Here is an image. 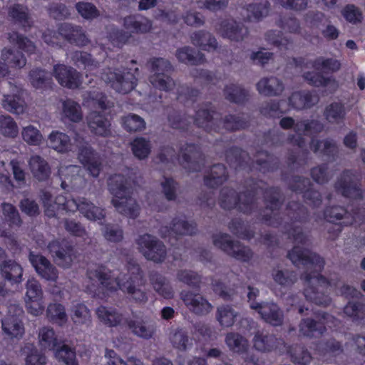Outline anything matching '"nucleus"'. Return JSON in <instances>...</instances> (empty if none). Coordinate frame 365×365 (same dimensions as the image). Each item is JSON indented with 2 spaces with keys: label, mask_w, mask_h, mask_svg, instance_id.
Returning <instances> with one entry per match:
<instances>
[{
  "label": "nucleus",
  "mask_w": 365,
  "mask_h": 365,
  "mask_svg": "<svg viewBox=\"0 0 365 365\" xmlns=\"http://www.w3.org/2000/svg\"><path fill=\"white\" fill-rule=\"evenodd\" d=\"M130 275L125 274L114 277L112 272L105 266H98L87 271L90 281L95 283L103 290L113 291L118 288L128 294L130 298L139 288L144 287L145 282L140 266L135 262L129 263L128 267Z\"/></svg>",
  "instance_id": "1"
},
{
  "label": "nucleus",
  "mask_w": 365,
  "mask_h": 365,
  "mask_svg": "<svg viewBox=\"0 0 365 365\" xmlns=\"http://www.w3.org/2000/svg\"><path fill=\"white\" fill-rule=\"evenodd\" d=\"M279 125L285 130L293 128L295 134L289 135L287 141L300 148L306 145L305 135L319 133L324 128L318 120L301 119L295 121L292 117L282 118Z\"/></svg>",
  "instance_id": "2"
},
{
  "label": "nucleus",
  "mask_w": 365,
  "mask_h": 365,
  "mask_svg": "<svg viewBox=\"0 0 365 365\" xmlns=\"http://www.w3.org/2000/svg\"><path fill=\"white\" fill-rule=\"evenodd\" d=\"M151 74L148 78L150 85L155 89L164 92H172L175 90L177 82L170 73L173 71L171 63L163 58H153L149 61Z\"/></svg>",
  "instance_id": "3"
},
{
  "label": "nucleus",
  "mask_w": 365,
  "mask_h": 365,
  "mask_svg": "<svg viewBox=\"0 0 365 365\" xmlns=\"http://www.w3.org/2000/svg\"><path fill=\"white\" fill-rule=\"evenodd\" d=\"M255 193H258L257 190L253 189L239 195L234 189L224 187L220 192L219 204L224 210L237 207L244 213H250L257 207Z\"/></svg>",
  "instance_id": "4"
},
{
  "label": "nucleus",
  "mask_w": 365,
  "mask_h": 365,
  "mask_svg": "<svg viewBox=\"0 0 365 365\" xmlns=\"http://www.w3.org/2000/svg\"><path fill=\"white\" fill-rule=\"evenodd\" d=\"M302 277L307 282L304 291L307 300L322 306H327L331 303V298L327 294L330 284L326 278L316 272H305Z\"/></svg>",
  "instance_id": "5"
},
{
  "label": "nucleus",
  "mask_w": 365,
  "mask_h": 365,
  "mask_svg": "<svg viewBox=\"0 0 365 365\" xmlns=\"http://www.w3.org/2000/svg\"><path fill=\"white\" fill-rule=\"evenodd\" d=\"M138 250L148 260L160 264L165 261L168 250L165 244L150 234L139 235L135 240Z\"/></svg>",
  "instance_id": "6"
},
{
  "label": "nucleus",
  "mask_w": 365,
  "mask_h": 365,
  "mask_svg": "<svg viewBox=\"0 0 365 365\" xmlns=\"http://www.w3.org/2000/svg\"><path fill=\"white\" fill-rule=\"evenodd\" d=\"M138 72V68L134 69V73L127 71L123 73L118 69L106 68L101 73V78L117 92L125 94L131 91L136 86L135 73Z\"/></svg>",
  "instance_id": "7"
},
{
  "label": "nucleus",
  "mask_w": 365,
  "mask_h": 365,
  "mask_svg": "<svg viewBox=\"0 0 365 365\" xmlns=\"http://www.w3.org/2000/svg\"><path fill=\"white\" fill-rule=\"evenodd\" d=\"M24 311L16 304L8 307V312L1 321L2 330L9 338L20 339L24 334V327L22 322Z\"/></svg>",
  "instance_id": "8"
},
{
  "label": "nucleus",
  "mask_w": 365,
  "mask_h": 365,
  "mask_svg": "<svg viewBox=\"0 0 365 365\" xmlns=\"http://www.w3.org/2000/svg\"><path fill=\"white\" fill-rule=\"evenodd\" d=\"M334 187L337 192L346 197L358 199L363 196L359 178L356 173L350 170H346L340 174Z\"/></svg>",
  "instance_id": "9"
},
{
  "label": "nucleus",
  "mask_w": 365,
  "mask_h": 365,
  "mask_svg": "<svg viewBox=\"0 0 365 365\" xmlns=\"http://www.w3.org/2000/svg\"><path fill=\"white\" fill-rule=\"evenodd\" d=\"M287 257L295 266L313 267L316 272L321 271L324 265V261L319 255L299 245H295L288 252Z\"/></svg>",
  "instance_id": "10"
},
{
  "label": "nucleus",
  "mask_w": 365,
  "mask_h": 365,
  "mask_svg": "<svg viewBox=\"0 0 365 365\" xmlns=\"http://www.w3.org/2000/svg\"><path fill=\"white\" fill-rule=\"evenodd\" d=\"M180 298L189 311L195 315L202 317L211 313L214 307L202 294L190 290L181 292Z\"/></svg>",
  "instance_id": "11"
},
{
  "label": "nucleus",
  "mask_w": 365,
  "mask_h": 365,
  "mask_svg": "<svg viewBox=\"0 0 365 365\" xmlns=\"http://www.w3.org/2000/svg\"><path fill=\"white\" fill-rule=\"evenodd\" d=\"M196 232L195 224L187 221L185 217L182 215L173 217L169 225H163L159 229V234L163 238L169 236L192 235Z\"/></svg>",
  "instance_id": "12"
},
{
  "label": "nucleus",
  "mask_w": 365,
  "mask_h": 365,
  "mask_svg": "<svg viewBox=\"0 0 365 365\" xmlns=\"http://www.w3.org/2000/svg\"><path fill=\"white\" fill-rule=\"evenodd\" d=\"M215 31L222 38L232 41L240 42L245 39L249 34L248 29L241 22L232 19H223L215 26Z\"/></svg>",
  "instance_id": "13"
},
{
  "label": "nucleus",
  "mask_w": 365,
  "mask_h": 365,
  "mask_svg": "<svg viewBox=\"0 0 365 365\" xmlns=\"http://www.w3.org/2000/svg\"><path fill=\"white\" fill-rule=\"evenodd\" d=\"M48 249L56 263L64 268L70 267L76 257L73 247L64 240L52 241L48 244Z\"/></svg>",
  "instance_id": "14"
},
{
  "label": "nucleus",
  "mask_w": 365,
  "mask_h": 365,
  "mask_svg": "<svg viewBox=\"0 0 365 365\" xmlns=\"http://www.w3.org/2000/svg\"><path fill=\"white\" fill-rule=\"evenodd\" d=\"M252 309L257 312L262 320L272 326L279 327L284 323V312L279 305L273 302H252Z\"/></svg>",
  "instance_id": "15"
},
{
  "label": "nucleus",
  "mask_w": 365,
  "mask_h": 365,
  "mask_svg": "<svg viewBox=\"0 0 365 365\" xmlns=\"http://www.w3.org/2000/svg\"><path fill=\"white\" fill-rule=\"evenodd\" d=\"M334 319V317L327 313H323L318 321L311 318L303 319L299 324V332L308 338L321 336L327 330L326 325L329 326Z\"/></svg>",
  "instance_id": "16"
},
{
  "label": "nucleus",
  "mask_w": 365,
  "mask_h": 365,
  "mask_svg": "<svg viewBox=\"0 0 365 365\" xmlns=\"http://www.w3.org/2000/svg\"><path fill=\"white\" fill-rule=\"evenodd\" d=\"M264 195L266 208L262 214V220L270 225L277 226L279 222L276 216L283 200L277 188L267 189Z\"/></svg>",
  "instance_id": "17"
},
{
  "label": "nucleus",
  "mask_w": 365,
  "mask_h": 365,
  "mask_svg": "<svg viewBox=\"0 0 365 365\" xmlns=\"http://www.w3.org/2000/svg\"><path fill=\"white\" fill-rule=\"evenodd\" d=\"M181 164L190 172L200 171L204 165V158L199 148L194 144H185L180 148Z\"/></svg>",
  "instance_id": "18"
},
{
  "label": "nucleus",
  "mask_w": 365,
  "mask_h": 365,
  "mask_svg": "<svg viewBox=\"0 0 365 365\" xmlns=\"http://www.w3.org/2000/svg\"><path fill=\"white\" fill-rule=\"evenodd\" d=\"M311 182L308 178L295 176L289 182V188L296 192H304V197L307 204L313 207H317L322 204V196L320 193L314 190L309 189Z\"/></svg>",
  "instance_id": "19"
},
{
  "label": "nucleus",
  "mask_w": 365,
  "mask_h": 365,
  "mask_svg": "<svg viewBox=\"0 0 365 365\" xmlns=\"http://www.w3.org/2000/svg\"><path fill=\"white\" fill-rule=\"evenodd\" d=\"M253 346L263 353L282 351L285 347V343L282 339L277 338L274 334L258 331L253 338Z\"/></svg>",
  "instance_id": "20"
},
{
  "label": "nucleus",
  "mask_w": 365,
  "mask_h": 365,
  "mask_svg": "<svg viewBox=\"0 0 365 365\" xmlns=\"http://www.w3.org/2000/svg\"><path fill=\"white\" fill-rule=\"evenodd\" d=\"M195 123L206 131H216L220 129L221 115L213 107L205 106L196 112Z\"/></svg>",
  "instance_id": "21"
},
{
  "label": "nucleus",
  "mask_w": 365,
  "mask_h": 365,
  "mask_svg": "<svg viewBox=\"0 0 365 365\" xmlns=\"http://www.w3.org/2000/svg\"><path fill=\"white\" fill-rule=\"evenodd\" d=\"M131 194L130 192L119 197H113L111 204L119 214L130 219H135L140 215V206Z\"/></svg>",
  "instance_id": "22"
},
{
  "label": "nucleus",
  "mask_w": 365,
  "mask_h": 365,
  "mask_svg": "<svg viewBox=\"0 0 365 365\" xmlns=\"http://www.w3.org/2000/svg\"><path fill=\"white\" fill-rule=\"evenodd\" d=\"M52 74L60 85L68 88H77L81 84L79 73L65 64L55 65Z\"/></svg>",
  "instance_id": "23"
},
{
  "label": "nucleus",
  "mask_w": 365,
  "mask_h": 365,
  "mask_svg": "<svg viewBox=\"0 0 365 365\" xmlns=\"http://www.w3.org/2000/svg\"><path fill=\"white\" fill-rule=\"evenodd\" d=\"M10 92L4 93L1 99L2 107L9 113L16 115L23 114L26 109V104L20 97V89L11 82L8 83Z\"/></svg>",
  "instance_id": "24"
},
{
  "label": "nucleus",
  "mask_w": 365,
  "mask_h": 365,
  "mask_svg": "<svg viewBox=\"0 0 365 365\" xmlns=\"http://www.w3.org/2000/svg\"><path fill=\"white\" fill-rule=\"evenodd\" d=\"M29 258L36 272L41 278L48 281H56L58 277V269L45 257L31 252Z\"/></svg>",
  "instance_id": "25"
},
{
  "label": "nucleus",
  "mask_w": 365,
  "mask_h": 365,
  "mask_svg": "<svg viewBox=\"0 0 365 365\" xmlns=\"http://www.w3.org/2000/svg\"><path fill=\"white\" fill-rule=\"evenodd\" d=\"M59 34L68 42L78 46H85L90 43L81 26L63 23L58 27Z\"/></svg>",
  "instance_id": "26"
},
{
  "label": "nucleus",
  "mask_w": 365,
  "mask_h": 365,
  "mask_svg": "<svg viewBox=\"0 0 365 365\" xmlns=\"http://www.w3.org/2000/svg\"><path fill=\"white\" fill-rule=\"evenodd\" d=\"M86 123L91 132L96 135L108 137L111 135L110 121L99 112L89 113L86 116Z\"/></svg>",
  "instance_id": "27"
},
{
  "label": "nucleus",
  "mask_w": 365,
  "mask_h": 365,
  "mask_svg": "<svg viewBox=\"0 0 365 365\" xmlns=\"http://www.w3.org/2000/svg\"><path fill=\"white\" fill-rule=\"evenodd\" d=\"M309 148L313 153L325 155L332 160H336L339 153L336 141L331 138L323 140L312 138Z\"/></svg>",
  "instance_id": "28"
},
{
  "label": "nucleus",
  "mask_w": 365,
  "mask_h": 365,
  "mask_svg": "<svg viewBox=\"0 0 365 365\" xmlns=\"http://www.w3.org/2000/svg\"><path fill=\"white\" fill-rule=\"evenodd\" d=\"M256 87L259 93L264 96H279L284 90L282 81L273 76L261 78Z\"/></svg>",
  "instance_id": "29"
},
{
  "label": "nucleus",
  "mask_w": 365,
  "mask_h": 365,
  "mask_svg": "<svg viewBox=\"0 0 365 365\" xmlns=\"http://www.w3.org/2000/svg\"><path fill=\"white\" fill-rule=\"evenodd\" d=\"M150 283L153 290L165 299L174 297L175 292L169 280L158 272L153 271L149 274Z\"/></svg>",
  "instance_id": "30"
},
{
  "label": "nucleus",
  "mask_w": 365,
  "mask_h": 365,
  "mask_svg": "<svg viewBox=\"0 0 365 365\" xmlns=\"http://www.w3.org/2000/svg\"><path fill=\"white\" fill-rule=\"evenodd\" d=\"M9 16L25 31L31 28L34 24L29 9L23 4H15L9 8Z\"/></svg>",
  "instance_id": "31"
},
{
  "label": "nucleus",
  "mask_w": 365,
  "mask_h": 365,
  "mask_svg": "<svg viewBox=\"0 0 365 365\" xmlns=\"http://www.w3.org/2000/svg\"><path fill=\"white\" fill-rule=\"evenodd\" d=\"M246 14L245 19L247 21L258 22L268 16L270 9V3L268 0H257L244 7Z\"/></svg>",
  "instance_id": "32"
},
{
  "label": "nucleus",
  "mask_w": 365,
  "mask_h": 365,
  "mask_svg": "<svg viewBox=\"0 0 365 365\" xmlns=\"http://www.w3.org/2000/svg\"><path fill=\"white\" fill-rule=\"evenodd\" d=\"M323 116L329 124L339 125L344 123L346 116L344 103L334 101L328 104L324 108Z\"/></svg>",
  "instance_id": "33"
},
{
  "label": "nucleus",
  "mask_w": 365,
  "mask_h": 365,
  "mask_svg": "<svg viewBox=\"0 0 365 365\" xmlns=\"http://www.w3.org/2000/svg\"><path fill=\"white\" fill-rule=\"evenodd\" d=\"M192 43L205 51H215L218 47L216 38L209 31L199 30L190 35Z\"/></svg>",
  "instance_id": "34"
},
{
  "label": "nucleus",
  "mask_w": 365,
  "mask_h": 365,
  "mask_svg": "<svg viewBox=\"0 0 365 365\" xmlns=\"http://www.w3.org/2000/svg\"><path fill=\"white\" fill-rule=\"evenodd\" d=\"M319 101L318 95L309 91L294 92L289 98L290 105L297 110L310 108L317 104Z\"/></svg>",
  "instance_id": "35"
},
{
  "label": "nucleus",
  "mask_w": 365,
  "mask_h": 365,
  "mask_svg": "<svg viewBox=\"0 0 365 365\" xmlns=\"http://www.w3.org/2000/svg\"><path fill=\"white\" fill-rule=\"evenodd\" d=\"M228 173L223 164L212 165L204 177V183L212 188L217 187L227 181Z\"/></svg>",
  "instance_id": "36"
},
{
  "label": "nucleus",
  "mask_w": 365,
  "mask_h": 365,
  "mask_svg": "<svg viewBox=\"0 0 365 365\" xmlns=\"http://www.w3.org/2000/svg\"><path fill=\"white\" fill-rule=\"evenodd\" d=\"M2 277L11 284H20L22 282L23 268L13 260L3 262L0 265Z\"/></svg>",
  "instance_id": "37"
},
{
  "label": "nucleus",
  "mask_w": 365,
  "mask_h": 365,
  "mask_svg": "<svg viewBox=\"0 0 365 365\" xmlns=\"http://www.w3.org/2000/svg\"><path fill=\"white\" fill-rule=\"evenodd\" d=\"M47 145L58 153H66L71 150L70 137L58 130L52 131L48 136Z\"/></svg>",
  "instance_id": "38"
},
{
  "label": "nucleus",
  "mask_w": 365,
  "mask_h": 365,
  "mask_svg": "<svg viewBox=\"0 0 365 365\" xmlns=\"http://www.w3.org/2000/svg\"><path fill=\"white\" fill-rule=\"evenodd\" d=\"M128 328L136 336L143 339H150L155 332V323L145 320H126Z\"/></svg>",
  "instance_id": "39"
},
{
  "label": "nucleus",
  "mask_w": 365,
  "mask_h": 365,
  "mask_svg": "<svg viewBox=\"0 0 365 365\" xmlns=\"http://www.w3.org/2000/svg\"><path fill=\"white\" fill-rule=\"evenodd\" d=\"M29 168L34 177L38 181L46 180L51 174L48 163L39 155H33L29 161Z\"/></svg>",
  "instance_id": "40"
},
{
  "label": "nucleus",
  "mask_w": 365,
  "mask_h": 365,
  "mask_svg": "<svg viewBox=\"0 0 365 365\" xmlns=\"http://www.w3.org/2000/svg\"><path fill=\"white\" fill-rule=\"evenodd\" d=\"M175 57L179 62L197 65L205 62V57L201 52H196L194 48L190 46H182L175 51Z\"/></svg>",
  "instance_id": "41"
},
{
  "label": "nucleus",
  "mask_w": 365,
  "mask_h": 365,
  "mask_svg": "<svg viewBox=\"0 0 365 365\" xmlns=\"http://www.w3.org/2000/svg\"><path fill=\"white\" fill-rule=\"evenodd\" d=\"M96 313L98 319L108 327H115L124 319L122 314L113 307L101 306L96 309Z\"/></svg>",
  "instance_id": "42"
},
{
  "label": "nucleus",
  "mask_w": 365,
  "mask_h": 365,
  "mask_svg": "<svg viewBox=\"0 0 365 365\" xmlns=\"http://www.w3.org/2000/svg\"><path fill=\"white\" fill-rule=\"evenodd\" d=\"M274 282L284 288H291L297 281V273L287 269L274 268L272 271Z\"/></svg>",
  "instance_id": "43"
},
{
  "label": "nucleus",
  "mask_w": 365,
  "mask_h": 365,
  "mask_svg": "<svg viewBox=\"0 0 365 365\" xmlns=\"http://www.w3.org/2000/svg\"><path fill=\"white\" fill-rule=\"evenodd\" d=\"M1 60L6 62L9 68H21L26 64V58L19 51L11 48H4L1 51Z\"/></svg>",
  "instance_id": "44"
},
{
  "label": "nucleus",
  "mask_w": 365,
  "mask_h": 365,
  "mask_svg": "<svg viewBox=\"0 0 365 365\" xmlns=\"http://www.w3.org/2000/svg\"><path fill=\"white\" fill-rule=\"evenodd\" d=\"M124 27L132 33L144 34L149 32L152 28V23L145 18H138L128 16L123 19Z\"/></svg>",
  "instance_id": "45"
},
{
  "label": "nucleus",
  "mask_w": 365,
  "mask_h": 365,
  "mask_svg": "<svg viewBox=\"0 0 365 365\" xmlns=\"http://www.w3.org/2000/svg\"><path fill=\"white\" fill-rule=\"evenodd\" d=\"M78 210L88 220L97 221L105 217V210L93 205L85 197L80 198Z\"/></svg>",
  "instance_id": "46"
},
{
  "label": "nucleus",
  "mask_w": 365,
  "mask_h": 365,
  "mask_svg": "<svg viewBox=\"0 0 365 365\" xmlns=\"http://www.w3.org/2000/svg\"><path fill=\"white\" fill-rule=\"evenodd\" d=\"M38 344L44 349L54 350L59 346L61 341L58 339L53 328L43 327L38 331Z\"/></svg>",
  "instance_id": "47"
},
{
  "label": "nucleus",
  "mask_w": 365,
  "mask_h": 365,
  "mask_svg": "<svg viewBox=\"0 0 365 365\" xmlns=\"http://www.w3.org/2000/svg\"><path fill=\"white\" fill-rule=\"evenodd\" d=\"M324 218L329 222L344 220L343 223L345 225H351L353 222H356L355 217H350L347 211L341 206H332L327 207L324 213Z\"/></svg>",
  "instance_id": "48"
},
{
  "label": "nucleus",
  "mask_w": 365,
  "mask_h": 365,
  "mask_svg": "<svg viewBox=\"0 0 365 365\" xmlns=\"http://www.w3.org/2000/svg\"><path fill=\"white\" fill-rule=\"evenodd\" d=\"M133 155L138 160L147 159L151 153L152 144L145 137H137L130 143Z\"/></svg>",
  "instance_id": "49"
},
{
  "label": "nucleus",
  "mask_w": 365,
  "mask_h": 365,
  "mask_svg": "<svg viewBox=\"0 0 365 365\" xmlns=\"http://www.w3.org/2000/svg\"><path fill=\"white\" fill-rule=\"evenodd\" d=\"M108 187L113 197H117L131 192L130 189L128 187L127 179L120 174H115L110 176L108 180Z\"/></svg>",
  "instance_id": "50"
},
{
  "label": "nucleus",
  "mask_w": 365,
  "mask_h": 365,
  "mask_svg": "<svg viewBox=\"0 0 365 365\" xmlns=\"http://www.w3.org/2000/svg\"><path fill=\"white\" fill-rule=\"evenodd\" d=\"M237 316L238 312L230 305L222 304L217 307L216 319L222 327H232Z\"/></svg>",
  "instance_id": "51"
},
{
  "label": "nucleus",
  "mask_w": 365,
  "mask_h": 365,
  "mask_svg": "<svg viewBox=\"0 0 365 365\" xmlns=\"http://www.w3.org/2000/svg\"><path fill=\"white\" fill-rule=\"evenodd\" d=\"M224 95L231 102L243 103L248 100L249 92L240 86L230 84L225 88Z\"/></svg>",
  "instance_id": "52"
},
{
  "label": "nucleus",
  "mask_w": 365,
  "mask_h": 365,
  "mask_svg": "<svg viewBox=\"0 0 365 365\" xmlns=\"http://www.w3.org/2000/svg\"><path fill=\"white\" fill-rule=\"evenodd\" d=\"M267 42L280 50H287L292 45V41L287 37L282 36L281 31L277 30L267 31L264 34Z\"/></svg>",
  "instance_id": "53"
},
{
  "label": "nucleus",
  "mask_w": 365,
  "mask_h": 365,
  "mask_svg": "<svg viewBox=\"0 0 365 365\" xmlns=\"http://www.w3.org/2000/svg\"><path fill=\"white\" fill-rule=\"evenodd\" d=\"M71 317L76 325H89L91 322V316L87 307L81 303L73 306Z\"/></svg>",
  "instance_id": "54"
},
{
  "label": "nucleus",
  "mask_w": 365,
  "mask_h": 365,
  "mask_svg": "<svg viewBox=\"0 0 365 365\" xmlns=\"http://www.w3.org/2000/svg\"><path fill=\"white\" fill-rule=\"evenodd\" d=\"M225 343L231 351L237 353L245 352L249 346L248 341L242 335L235 332L227 334Z\"/></svg>",
  "instance_id": "55"
},
{
  "label": "nucleus",
  "mask_w": 365,
  "mask_h": 365,
  "mask_svg": "<svg viewBox=\"0 0 365 365\" xmlns=\"http://www.w3.org/2000/svg\"><path fill=\"white\" fill-rule=\"evenodd\" d=\"M8 40L12 43L17 45L19 48L24 51L28 53H34L36 47L35 44L27 37L19 34L17 31H11L8 34Z\"/></svg>",
  "instance_id": "56"
},
{
  "label": "nucleus",
  "mask_w": 365,
  "mask_h": 365,
  "mask_svg": "<svg viewBox=\"0 0 365 365\" xmlns=\"http://www.w3.org/2000/svg\"><path fill=\"white\" fill-rule=\"evenodd\" d=\"M63 115L71 121L77 123L82 120L83 113L80 105L71 99H67L62 103Z\"/></svg>",
  "instance_id": "57"
},
{
  "label": "nucleus",
  "mask_w": 365,
  "mask_h": 365,
  "mask_svg": "<svg viewBox=\"0 0 365 365\" xmlns=\"http://www.w3.org/2000/svg\"><path fill=\"white\" fill-rule=\"evenodd\" d=\"M228 130L234 131L243 129L247 126V120L244 114L227 115L223 119L221 118V123Z\"/></svg>",
  "instance_id": "58"
},
{
  "label": "nucleus",
  "mask_w": 365,
  "mask_h": 365,
  "mask_svg": "<svg viewBox=\"0 0 365 365\" xmlns=\"http://www.w3.org/2000/svg\"><path fill=\"white\" fill-rule=\"evenodd\" d=\"M123 128L128 132H138L145 128V122L143 118L134 114L129 113L121 118Z\"/></svg>",
  "instance_id": "59"
},
{
  "label": "nucleus",
  "mask_w": 365,
  "mask_h": 365,
  "mask_svg": "<svg viewBox=\"0 0 365 365\" xmlns=\"http://www.w3.org/2000/svg\"><path fill=\"white\" fill-rule=\"evenodd\" d=\"M291 361L298 365H307L312 359L310 352L304 346L294 345L289 350Z\"/></svg>",
  "instance_id": "60"
},
{
  "label": "nucleus",
  "mask_w": 365,
  "mask_h": 365,
  "mask_svg": "<svg viewBox=\"0 0 365 365\" xmlns=\"http://www.w3.org/2000/svg\"><path fill=\"white\" fill-rule=\"evenodd\" d=\"M2 214L10 227H20L22 224L19 212L16 207L11 203L3 202L1 204Z\"/></svg>",
  "instance_id": "61"
},
{
  "label": "nucleus",
  "mask_w": 365,
  "mask_h": 365,
  "mask_svg": "<svg viewBox=\"0 0 365 365\" xmlns=\"http://www.w3.org/2000/svg\"><path fill=\"white\" fill-rule=\"evenodd\" d=\"M0 133L8 138H15L19 133V128L15 120L10 115H0Z\"/></svg>",
  "instance_id": "62"
},
{
  "label": "nucleus",
  "mask_w": 365,
  "mask_h": 365,
  "mask_svg": "<svg viewBox=\"0 0 365 365\" xmlns=\"http://www.w3.org/2000/svg\"><path fill=\"white\" fill-rule=\"evenodd\" d=\"M170 340L173 347L180 351H186L189 345H191L187 332L182 329L174 330L170 334Z\"/></svg>",
  "instance_id": "63"
},
{
  "label": "nucleus",
  "mask_w": 365,
  "mask_h": 365,
  "mask_svg": "<svg viewBox=\"0 0 365 365\" xmlns=\"http://www.w3.org/2000/svg\"><path fill=\"white\" fill-rule=\"evenodd\" d=\"M287 215L291 221L303 222L307 220L308 213L307 209L297 202H290L286 208Z\"/></svg>",
  "instance_id": "64"
}]
</instances>
